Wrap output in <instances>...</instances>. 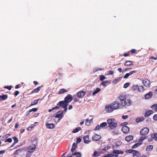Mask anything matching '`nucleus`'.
I'll return each instance as SVG.
<instances>
[{
  "label": "nucleus",
  "instance_id": "f257e3e1",
  "mask_svg": "<svg viewBox=\"0 0 157 157\" xmlns=\"http://www.w3.org/2000/svg\"><path fill=\"white\" fill-rule=\"evenodd\" d=\"M118 98L121 101V105L123 107H125V105L129 106L131 105V101L128 99H126V96L125 95H121Z\"/></svg>",
  "mask_w": 157,
  "mask_h": 157
},
{
  "label": "nucleus",
  "instance_id": "f03ea898",
  "mask_svg": "<svg viewBox=\"0 0 157 157\" xmlns=\"http://www.w3.org/2000/svg\"><path fill=\"white\" fill-rule=\"evenodd\" d=\"M107 123L109 124V127L112 129L116 128L117 125V124L116 122H114V118H112L108 119L107 120Z\"/></svg>",
  "mask_w": 157,
  "mask_h": 157
},
{
  "label": "nucleus",
  "instance_id": "7ed1b4c3",
  "mask_svg": "<svg viewBox=\"0 0 157 157\" xmlns=\"http://www.w3.org/2000/svg\"><path fill=\"white\" fill-rule=\"evenodd\" d=\"M112 106H113V108L115 109H118L119 107H121V108H122V105H120V103L118 101H115L112 103Z\"/></svg>",
  "mask_w": 157,
  "mask_h": 157
},
{
  "label": "nucleus",
  "instance_id": "20e7f679",
  "mask_svg": "<svg viewBox=\"0 0 157 157\" xmlns=\"http://www.w3.org/2000/svg\"><path fill=\"white\" fill-rule=\"evenodd\" d=\"M107 125V123L106 122H104L100 124V125H98L95 129L94 130H99L101 128H104Z\"/></svg>",
  "mask_w": 157,
  "mask_h": 157
},
{
  "label": "nucleus",
  "instance_id": "39448f33",
  "mask_svg": "<svg viewBox=\"0 0 157 157\" xmlns=\"http://www.w3.org/2000/svg\"><path fill=\"white\" fill-rule=\"evenodd\" d=\"M149 132V129L147 127L144 128L141 130L140 131V134L143 136L146 135Z\"/></svg>",
  "mask_w": 157,
  "mask_h": 157
},
{
  "label": "nucleus",
  "instance_id": "423d86ee",
  "mask_svg": "<svg viewBox=\"0 0 157 157\" xmlns=\"http://www.w3.org/2000/svg\"><path fill=\"white\" fill-rule=\"evenodd\" d=\"M105 109L107 112L110 113L113 111L114 110L113 108V106H112V104L111 105H108L105 106Z\"/></svg>",
  "mask_w": 157,
  "mask_h": 157
},
{
  "label": "nucleus",
  "instance_id": "0eeeda50",
  "mask_svg": "<svg viewBox=\"0 0 157 157\" xmlns=\"http://www.w3.org/2000/svg\"><path fill=\"white\" fill-rule=\"evenodd\" d=\"M36 148V146L35 144H34L32 146L28 147L27 150L28 152L30 153H32L35 151Z\"/></svg>",
  "mask_w": 157,
  "mask_h": 157
},
{
  "label": "nucleus",
  "instance_id": "6e6552de",
  "mask_svg": "<svg viewBox=\"0 0 157 157\" xmlns=\"http://www.w3.org/2000/svg\"><path fill=\"white\" fill-rule=\"evenodd\" d=\"M63 110L59 111L57 112V114L56 115L55 117L56 118H59V120H60L63 117Z\"/></svg>",
  "mask_w": 157,
  "mask_h": 157
},
{
  "label": "nucleus",
  "instance_id": "1a4fd4ad",
  "mask_svg": "<svg viewBox=\"0 0 157 157\" xmlns=\"http://www.w3.org/2000/svg\"><path fill=\"white\" fill-rule=\"evenodd\" d=\"M73 99V97L70 94H68L64 98V100L68 104V103L71 102Z\"/></svg>",
  "mask_w": 157,
  "mask_h": 157
},
{
  "label": "nucleus",
  "instance_id": "9d476101",
  "mask_svg": "<svg viewBox=\"0 0 157 157\" xmlns=\"http://www.w3.org/2000/svg\"><path fill=\"white\" fill-rule=\"evenodd\" d=\"M86 94L85 91H81L77 93V96L78 98H82Z\"/></svg>",
  "mask_w": 157,
  "mask_h": 157
},
{
  "label": "nucleus",
  "instance_id": "9b49d317",
  "mask_svg": "<svg viewBox=\"0 0 157 157\" xmlns=\"http://www.w3.org/2000/svg\"><path fill=\"white\" fill-rule=\"evenodd\" d=\"M143 83L147 87H149L151 85L150 81L146 78L143 80Z\"/></svg>",
  "mask_w": 157,
  "mask_h": 157
},
{
  "label": "nucleus",
  "instance_id": "f8f14e48",
  "mask_svg": "<svg viewBox=\"0 0 157 157\" xmlns=\"http://www.w3.org/2000/svg\"><path fill=\"white\" fill-rule=\"evenodd\" d=\"M144 140V139H143V138H141L140 139H139V142L135 144L134 145H133L132 147V148H135L138 147L139 146H140L142 144V143L141 142H142Z\"/></svg>",
  "mask_w": 157,
  "mask_h": 157
},
{
  "label": "nucleus",
  "instance_id": "ddd939ff",
  "mask_svg": "<svg viewBox=\"0 0 157 157\" xmlns=\"http://www.w3.org/2000/svg\"><path fill=\"white\" fill-rule=\"evenodd\" d=\"M68 103H67L65 100L60 101L57 104V105H58L60 107H63L65 105L66 106L68 105Z\"/></svg>",
  "mask_w": 157,
  "mask_h": 157
},
{
  "label": "nucleus",
  "instance_id": "4468645a",
  "mask_svg": "<svg viewBox=\"0 0 157 157\" xmlns=\"http://www.w3.org/2000/svg\"><path fill=\"white\" fill-rule=\"evenodd\" d=\"M121 130L124 133H127L129 132V128L128 126H124L122 127Z\"/></svg>",
  "mask_w": 157,
  "mask_h": 157
},
{
  "label": "nucleus",
  "instance_id": "2eb2a0df",
  "mask_svg": "<svg viewBox=\"0 0 157 157\" xmlns=\"http://www.w3.org/2000/svg\"><path fill=\"white\" fill-rule=\"evenodd\" d=\"M153 94V92H149L148 93L146 94L145 95V98L146 99H149L151 98Z\"/></svg>",
  "mask_w": 157,
  "mask_h": 157
},
{
  "label": "nucleus",
  "instance_id": "dca6fc26",
  "mask_svg": "<svg viewBox=\"0 0 157 157\" xmlns=\"http://www.w3.org/2000/svg\"><path fill=\"white\" fill-rule=\"evenodd\" d=\"M132 155L134 157H139L140 154L137 151L134 150L132 153Z\"/></svg>",
  "mask_w": 157,
  "mask_h": 157
},
{
  "label": "nucleus",
  "instance_id": "f3484780",
  "mask_svg": "<svg viewBox=\"0 0 157 157\" xmlns=\"http://www.w3.org/2000/svg\"><path fill=\"white\" fill-rule=\"evenodd\" d=\"M72 155L73 156L75 155L76 157H82V154L79 152H73L72 154Z\"/></svg>",
  "mask_w": 157,
  "mask_h": 157
},
{
  "label": "nucleus",
  "instance_id": "a211bd4d",
  "mask_svg": "<svg viewBox=\"0 0 157 157\" xmlns=\"http://www.w3.org/2000/svg\"><path fill=\"white\" fill-rule=\"evenodd\" d=\"M153 113L152 111L151 110H149L147 111L145 113L144 116L145 117H147L150 116Z\"/></svg>",
  "mask_w": 157,
  "mask_h": 157
},
{
  "label": "nucleus",
  "instance_id": "6ab92c4d",
  "mask_svg": "<svg viewBox=\"0 0 157 157\" xmlns=\"http://www.w3.org/2000/svg\"><path fill=\"white\" fill-rule=\"evenodd\" d=\"M8 97V96L6 94H3L2 95H0V101L6 99Z\"/></svg>",
  "mask_w": 157,
  "mask_h": 157
},
{
  "label": "nucleus",
  "instance_id": "aec40b11",
  "mask_svg": "<svg viewBox=\"0 0 157 157\" xmlns=\"http://www.w3.org/2000/svg\"><path fill=\"white\" fill-rule=\"evenodd\" d=\"M110 83V82L109 81H106L105 82H101V83L100 85L103 86L105 87H106Z\"/></svg>",
  "mask_w": 157,
  "mask_h": 157
},
{
  "label": "nucleus",
  "instance_id": "412c9836",
  "mask_svg": "<svg viewBox=\"0 0 157 157\" xmlns=\"http://www.w3.org/2000/svg\"><path fill=\"white\" fill-rule=\"evenodd\" d=\"M46 126L48 128L52 129L55 127V124L52 123L51 124H46Z\"/></svg>",
  "mask_w": 157,
  "mask_h": 157
},
{
  "label": "nucleus",
  "instance_id": "4be33fe9",
  "mask_svg": "<svg viewBox=\"0 0 157 157\" xmlns=\"http://www.w3.org/2000/svg\"><path fill=\"white\" fill-rule=\"evenodd\" d=\"M133 64L132 62L131 61H126L124 63V65L126 67H129L133 65Z\"/></svg>",
  "mask_w": 157,
  "mask_h": 157
},
{
  "label": "nucleus",
  "instance_id": "5701e85b",
  "mask_svg": "<svg viewBox=\"0 0 157 157\" xmlns=\"http://www.w3.org/2000/svg\"><path fill=\"white\" fill-rule=\"evenodd\" d=\"M41 88V87L40 86H39L36 88L34 89L33 90L31 93V94H33L34 93H37L39 91L40 89Z\"/></svg>",
  "mask_w": 157,
  "mask_h": 157
},
{
  "label": "nucleus",
  "instance_id": "b1692460",
  "mask_svg": "<svg viewBox=\"0 0 157 157\" xmlns=\"http://www.w3.org/2000/svg\"><path fill=\"white\" fill-rule=\"evenodd\" d=\"M77 147V144L76 143H74L72 145V147L71 150V151L72 153L74 152V151L76 149Z\"/></svg>",
  "mask_w": 157,
  "mask_h": 157
},
{
  "label": "nucleus",
  "instance_id": "393cba45",
  "mask_svg": "<svg viewBox=\"0 0 157 157\" xmlns=\"http://www.w3.org/2000/svg\"><path fill=\"white\" fill-rule=\"evenodd\" d=\"M113 152L114 154H117L116 155L120 154H123L124 152L120 151V150H114L113 151Z\"/></svg>",
  "mask_w": 157,
  "mask_h": 157
},
{
  "label": "nucleus",
  "instance_id": "a878e982",
  "mask_svg": "<svg viewBox=\"0 0 157 157\" xmlns=\"http://www.w3.org/2000/svg\"><path fill=\"white\" fill-rule=\"evenodd\" d=\"M153 146L152 145H149L147 146L146 148V151H151L153 148Z\"/></svg>",
  "mask_w": 157,
  "mask_h": 157
},
{
  "label": "nucleus",
  "instance_id": "bb28decb",
  "mask_svg": "<svg viewBox=\"0 0 157 157\" xmlns=\"http://www.w3.org/2000/svg\"><path fill=\"white\" fill-rule=\"evenodd\" d=\"M144 118V117H137L136 119V122L139 123L143 121Z\"/></svg>",
  "mask_w": 157,
  "mask_h": 157
},
{
  "label": "nucleus",
  "instance_id": "cd10ccee",
  "mask_svg": "<svg viewBox=\"0 0 157 157\" xmlns=\"http://www.w3.org/2000/svg\"><path fill=\"white\" fill-rule=\"evenodd\" d=\"M81 129V128L80 127H77L76 128H75L73 130V131H72V132L73 133H76L78 132Z\"/></svg>",
  "mask_w": 157,
  "mask_h": 157
},
{
  "label": "nucleus",
  "instance_id": "c85d7f7f",
  "mask_svg": "<svg viewBox=\"0 0 157 157\" xmlns=\"http://www.w3.org/2000/svg\"><path fill=\"white\" fill-rule=\"evenodd\" d=\"M121 77H120L117 78L113 81V83L114 84H116L117 83L121 80Z\"/></svg>",
  "mask_w": 157,
  "mask_h": 157
},
{
  "label": "nucleus",
  "instance_id": "c756f323",
  "mask_svg": "<svg viewBox=\"0 0 157 157\" xmlns=\"http://www.w3.org/2000/svg\"><path fill=\"white\" fill-rule=\"evenodd\" d=\"M138 91L139 92H141L144 91V87L142 86H139L138 87Z\"/></svg>",
  "mask_w": 157,
  "mask_h": 157
},
{
  "label": "nucleus",
  "instance_id": "7c9ffc66",
  "mask_svg": "<svg viewBox=\"0 0 157 157\" xmlns=\"http://www.w3.org/2000/svg\"><path fill=\"white\" fill-rule=\"evenodd\" d=\"M40 100V99H39L38 100H35L34 101L32 102L31 104H30V106H32L33 105L37 104L39 101Z\"/></svg>",
  "mask_w": 157,
  "mask_h": 157
},
{
  "label": "nucleus",
  "instance_id": "2f4dec72",
  "mask_svg": "<svg viewBox=\"0 0 157 157\" xmlns=\"http://www.w3.org/2000/svg\"><path fill=\"white\" fill-rule=\"evenodd\" d=\"M91 120H89L88 118L86 120L85 124L86 125L89 126L90 125L91 123Z\"/></svg>",
  "mask_w": 157,
  "mask_h": 157
},
{
  "label": "nucleus",
  "instance_id": "473e14b6",
  "mask_svg": "<svg viewBox=\"0 0 157 157\" xmlns=\"http://www.w3.org/2000/svg\"><path fill=\"white\" fill-rule=\"evenodd\" d=\"M67 92V90H65L64 89H61L59 91V94H61L63 93H64L65 92Z\"/></svg>",
  "mask_w": 157,
  "mask_h": 157
},
{
  "label": "nucleus",
  "instance_id": "72a5a7b5",
  "mask_svg": "<svg viewBox=\"0 0 157 157\" xmlns=\"http://www.w3.org/2000/svg\"><path fill=\"white\" fill-rule=\"evenodd\" d=\"M84 142L85 144H88L91 142L89 138H83Z\"/></svg>",
  "mask_w": 157,
  "mask_h": 157
},
{
  "label": "nucleus",
  "instance_id": "f704fd0d",
  "mask_svg": "<svg viewBox=\"0 0 157 157\" xmlns=\"http://www.w3.org/2000/svg\"><path fill=\"white\" fill-rule=\"evenodd\" d=\"M100 89L99 88H97L96 90L93 92L92 94L93 95H95L96 94L98 93L100 91Z\"/></svg>",
  "mask_w": 157,
  "mask_h": 157
},
{
  "label": "nucleus",
  "instance_id": "c9c22d12",
  "mask_svg": "<svg viewBox=\"0 0 157 157\" xmlns=\"http://www.w3.org/2000/svg\"><path fill=\"white\" fill-rule=\"evenodd\" d=\"M100 153L96 151H95L93 154V156L94 157L98 156L100 155Z\"/></svg>",
  "mask_w": 157,
  "mask_h": 157
},
{
  "label": "nucleus",
  "instance_id": "e433bc0d",
  "mask_svg": "<svg viewBox=\"0 0 157 157\" xmlns=\"http://www.w3.org/2000/svg\"><path fill=\"white\" fill-rule=\"evenodd\" d=\"M114 156L115 157H117L118 156V155H113L112 154H110L105 155V157H113Z\"/></svg>",
  "mask_w": 157,
  "mask_h": 157
},
{
  "label": "nucleus",
  "instance_id": "4c0bfd02",
  "mask_svg": "<svg viewBox=\"0 0 157 157\" xmlns=\"http://www.w3.org/2000/svg\"><path fill=\"white\" fill-rule=\"evenodd\" d=\"M100 80L102 81L106 78V77L104 75H100L99 76Z\"/></svg>",
  "mask_w": 157,
  "mask_h": 157
},
{
  "label": "nucleus",
  "instance_id": "58836bf2",
  "mask_svg": "<svg viewBox=\"0 0 157 157\" xmlns=\"http://www.w3.org/2000/svg\"><path fill=\"white\" fill-rule=\"evenodd\" d=\"M59 107L58 106H56L55 107L52 108V109H49L48 111L49 112H51L54 110L55 109H59Z\"/></svg>",
  "mask_w": 157,
  "mask_h": 157
},
{
  "label": "nucleus",
  "instance_id": "ea45409f",
  "mask_svg": "<svg viewBox=\"0 0 157 157\" xmlns=\"http://www.w3.org/2000/svg\"><path fill=\"white\" fill-rule=\"evenodd\" d=\"M38 110L37 108H33L32 109L29 110V112H31L32 111L34 112H36Z\"/></svg>",
  "mask_w": 157,
  "mask_h": 157
},
{
  "label": "nucleus",
  "instance_id": "a19ab883",
  "mask_svg": "<svg viewBox=\"0 0 157 157\" xmlns=\"http://www.w3.org/2000/svg\"><path fill=\"white\" fill-rule=\"evenodd\" d=\"M138 86L137 85H134L133 86L132 89L133 90H138Z\"/></svg>",
  "mask_w": 157,
  "mask_h": 157
},
{
  "label": "nucleus",
  "instance_id": "79ce46f5",
  "mask_svg": "<svg viewBox=\"0 0 157 157\" xmlns=\"http://www.w3.org/2000/svg\"><path fill=\"white\" fill-rule=\"evenodd\" d=\"M37 139L36 138H33L31 140V142L33 143L34 144H36V143Z\"/></svg>",
  "mask_w": 157,
  "mask_h": 157
},
{
  "label": "nucleus",
  "instance_id": "37998d69",
  "mask_svg": "<svg viewBox=\"0 0 157 157\" xmlns=\"http://www.w3.org/2000/svg\"><path fill=\"white\" fill-rule=\"evenodd\" d=\"M130 85V83H129L127 82L125 83L124 86V87L126 88L129 86Z\"/></svg>",
  "mask_w": 157,
  "mask_h": 157
},
{
  "label": "nucleus",
  "instance_id": "c03bdc74",
  "mask_svg": "<svg viewBox=\"0 0 157 157\" xmlns=\"http://www.w3.org/2000/svg\"><path fill=\"white\" fill-rule=\"evenodd\" d=\"M131 52L132 54H136L137 53V51L135 49H132L131 50Z\"/></svg>",
  "mask_w": 157,
  "mask_h": 157
},
{
  "label": "nucleus",
  "instance_id": "a18cd8bd",
  "mask_svg": "<svg viewBox=\"0 0 157 157\" xmlns=\"http://www.w3.org/2000/svg\"><path fill=\"white\" fill-rule=\"evenodd\" d=\"M14 140V143L13 144V145H14L15 144L17 143L18 142V138H13Z\"/></svg>",
  "mask_w": 157,
  "mask_h": 157
},
{
  "label": "nucleus",
  "instance_id": "49530a36",
  "mask_svg": "<svg viewBox=\"0 0 157 157\" xmlns=\"http://www.w3.org/2000/svg\"><path fill=\"white\" fill-rule=\"evenodd\" d=\"M134 150H127L126 151V152H128L129 153H133Z\"/></svg>",
  "mask_w": 157,
  "mask_h": 157
},
{
  "label": "nucleus",
  "instance_id": "de8ad7c7",
  "mask_svg": "<svg viewBox=\"0 0 157 157\" xmlns=\"http://www.w3.org/2000/svg\"><path fill=\"white\" fill-rule=\"evenodd\" d=\"M129 76V74L128 73L126 74L124 76V78H127Z\"/></svg>",
  "mask_w": 157,
  "mask_h": 157
},
{
  "label": "nucleus",
  "instance_id": "09e8293b",
  "mask_svg": "<svg viewBox=\"0 0 157 157\" xmlns=\"http://www.w3.org/2000/svg\"><path fill=\"white\" fill-rule=\"evenodd\" d=\"M113 73H114V72L113 71H109L108 72V75H112L113 74Z\"/></svg>",
  "mask_w": 157,
  "mask_h": 157
},
{
  "label": "nucleus",
  "instance_id": "8fccbe9b",
  "mask_svg": "<svg viewBox=\"0 0 157 157\" xmlns=\"http://www.w3.org/2000/svg\"><path fill=\"white\" fill-rule=\"evenodd\" d=\"M151 108H153V109H155V108H157V104H154V105H152L151 106Z\"/></svg>",
  "mask_w": 157,
  "mask_h": 157
},
{
  "label": "nucleus",
  "instance_id": "3c124183",
  "mask_svg": "<svg viewBox=\"0 0 157 157\" xmlns=\"http://www.w3.org/2000/svg\"><path fill=\"white\" fill-rule=\"evenodd\" d=\"M5 88H6V89H8L9 90H10L12 88V86H5Z\"/></svg>",
  "mask_w": 157,
  "mask_h": 157
},
{
  "label": "nucleus",
  "instance_id": "603ef678",
  "mask_svg": "<svg viewBox=\"0 0 157 157\" xmlns=\"http://www.w3.org/2000/svg\"><path fill=\"white\" fill-rule=\"evenodd\" d=\"M151 137H157V133L151 134Z\"/></svg>",
  "mask_w": 157,
  "mask_h": 157
},
{
  "label": "nucleus",
  "instance_id": "864d4df0",
  "mask_svg": "<svg viewBox=\"0 0 157 157\" xmlns=\"http://www.w3.org/2000/svg\"><path fill=\"white\" fill-rule=\"evenodd\" d=\"M104 69V68H97L96 69H95V71H101L102 70H103Z\"/></svg>",
  "mask_w": 157,
  "mask_h": 157
},
{
  "label": "nucleus",
  "instance_id": "5fc2aeb1",
  "mask_svg": "<svg viewBox=\"0 0 157 157\" xmlns=\"http://www.w3.org/2000/svg\"><path fill=\"white\" fill-rule=\"evenodd\" d=\"M136 71H132L130 72L129 73V75H132V74L136 73Z\"/></svg>",
  "mask_w": 157,
  "mask_h": 157
},
{
  "label": "nucleus",
  "instance_id": "6e6d98bb",
  "mask_svg": "<svg viewBox=\"0 0 157 157\" xmlns=\"http://www.w3.org/2000/svg\"><path fill=\"white\" fill-rule=\"evenodd\" d=\"M136 71H132L130 72L129 73V75H132V74L136 73Z\"/></svg>",
  "mask_w": 157,
  "mask_h": 157
},
{
  "label": "nucleus",
  "instance_id": "4d7b16f0",
  "mask_svg": "<svg viewBox=\"0 0 157 157\" xmlns=\"http://www.w3.org/2000/svg\"><path fill=\"white\" fill-rule=\"evenodd\" d=\"M153 119L155 120H157V114L154 115L153 117Z\"/></svg>",
  "mask_w": 157,
  "mask_h": 157
},
{
  "label": "nucleus",
  "instance_id": "13d9d810",
  "mask_svg": "<svg viewBox=\"0 0 157 157\" xmlns=\"http://www.w3.org/2000/svg\"><path fill=\"white\" fill-rule=\"evenodd\" d=\"M19 93V91H16L14 93V95L15 96H17Z\"/></svg>",
  "mask_w": 157,
  "mask_h": 157
},
{
  "label": "nucleus",
  "instance_id": "bf43d9fd",
  "mask_svg": "<svg viewBox=\"0 0 157 157\" xmlns=\"http://www.w3.org/2000/svg\"><path fill=\"white\" fill-rule=\"evenodd\" d=\"M122 118L123 119H127L128 117V115H123L122 117Z\"/></svg>",
  "mask_w": 157,
  "mask_h": 157
},
{
  "label": "nucleus",
  "instance_id": "052dcab7",
  "mask_svg": "<svg viewBox=\"0 0 157 157\" xmlns=\"http://www.w3.org/2000/svg\"><path fill=\"white\" fill-rule=\"evenodd\" d=\"M81 141V139L80 138H78L77 139V140L76 141V144L79 143Z\"/></svg>",
  "mask_w": 157,
  "mask_h": 157
},
{
  "label": "nucleus",
  "instance_id": "680f3d73",
  "mask_svg": "<svg viewBox=\"0 0 157 157\" xmlns=\"http://www.w3.org/2000/svg\"><path fill=\"white\" fill-rule=\"evenodd\" d=\"M12 141V140L11 138H9L8 139L6 140L5 141L6 142L7 141L10 143Z\"/></svg>",
  "mask_w": 157,
  "mask_h": 157
},
{
  "label": "nucleus",
  "instance_id": "e2e57ef3",
  "mask_svg": "<svg viewBox=\"0 0 157 157\" xmlns=\"http://www.w3.org/2000/svg\"><path fill=\"white\" fill-rule=\"evenodd\" d=\"M132 69L131 68H126L125 69H123V72H125V71L128 70H129L130 69Z\"/></svg>",
  "mask_w": 157,
  "mask_h": 157
},
{
  "label": "nucleus",
  "instance_id": "0e129e2a",
  "mask_svg": "<svg viewBox=\"0 0 157 157\" xmlns=\"http://www.w3.org/2000/svg\"><path fill=\"white\" fill-rule=\"evenodd\" d=\"M100 138H97V139H96L95 138H92L93 141H99Z\"/></svg>",
  "mask_w": 157,
  "mask_h": 157
},
{
  "label": "nucleus",
  "instance_id": "69168bd1",
  "mask_svg": "<svg viewBox=\"0 0 157 157\" xmlns=\"http://www.w3.org/2000/svg\"><path fill=\"white\" fill-rule=\"evenodd\" d=\"M67 106H66V105H65V106H64V107H63V108H64V111L65 112H66L67 111Z\"/></svg>",
  "mask_w": 157,
  "mask_h": 157
},
{
  "label": "nucleus",
  "instance_id": "338daca9",
  "mask_svg": "<svg viewBox=\"0 0 157 157\" xmlns=\"http://www.w3.org/2000/svg\"><path fill=\"white\" fill-rule=\"evenodd\" d=\"M125 139L128 142H129L132 140V139H130V138H125Z\"/></svg>",
  "mask_w": 157,
  "mask_h": 157
},
{
  "label": "nucleus",
  "instance_id": "774afa93",
  "mask_svg": "<svg viewBox=\"0 0 157 157\" xmlns=\"http://www.w3.org/2000/svg\"><path fill=\"white\" fill-rule=\"evenodd\" d=\"M110 146H107L106 147H105V148H104V150H108L110 148Z\"/></svg>",
  "mask_w": 157,
  "mask_h": 157
}]
</instances>
